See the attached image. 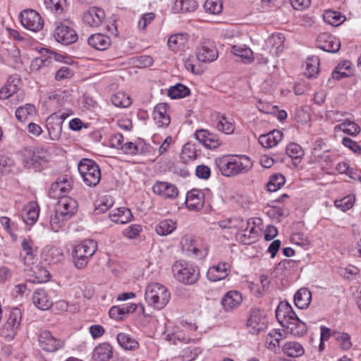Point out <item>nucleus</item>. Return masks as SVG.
Returning <instances> with one entry per match:
<instances>
[{"mask_svg":"<svg viewBox=\"0 0 361 361\" xmlns=\"http://www.w3.org/2000/svg\"><path fill=\"white\" fill-rule=\"evenodd\" d=\"M217 164L222 175L230 177L248 172L252 169L253 163L250 157L245 155H233L220 159Z\"/></svg>","mask_w":361,"mask_h":361,"instance_id":"f257e3e1","label":"nucleus"},{"mask_svg":"<svg viewBox=\"0 0 361 361\" xmlns=\"http://www.w3.org/2000/svg\"><path fill=\"white\" fill-rule=\"evenodd\" d=\"M171 299L168 288L159 283H150L145 288V300L154 310H160L166 307Z\"/></svg>","mask_w":361,"mask_h":361,"instance_id":"f03ea898","label":"nucleus"},{"mask_svg":"<svg viewBox=\"0 0 361 361\" xmlns=\"http://www.w3.org/2000/svg\"><path fill=\"white\" fill-rule=\"evenodd\" d=\"M172 271L177 281L186 285L195 283L200 277L199 268L185 261H176L172 266Z\"/></svg>","mask_w":361,"mask_h":361,"instance_id":"7ed1b4c3","label":"nucleus"},{"mask_svg":"<svg viewBox=\"0 0 361 361\" xmlns=\"http://www.w3.org/2000/svg\"><path fill=\"white\" fill-rule=\"evenodd\" d=\"M284 36L282 34H273L264 40L261 53L257 54V59L259 63H267L269 56H276L283 49Z\"/></svg>","mask_w":361,"mask_h":361,"instance_id":"20e7f679","label":"nucleus"},{"mask_svg":"<svg viewBox=\"0 0 361 361\" xmlns=\"http://www.w3.org/2000/svg\"><path fill=\"white\" fill-rule=\"evenodd\" d=\"M97 249V243L93 240H85L75 245L73 251L75 266L78 269L85 268Z\"/></svg>","mask_w":361,"mask_h":361,"instance_id":"39448f33","label":"nucleus"},{"mask_svg":"<svg viewBox=\"0 0 361 361\" xmlns=\"http://www.w3.org/2000/svg\"><path fill=\"white\" fill-rule=\"evenodd\" d=\"M22 313L20 309L13 308L11 310L4 324L0 328V336L6 341L15 339L20 328Z\"/></svg>","mask_w":361,"mask_h":361,"instance_id":"423d86ee","label":"nucleus"},{"mask_svg":"<svg viewBox=\"0 0 361 361\" xmlns=\"http://www.w3.org/2000/svg\"><path fill=\"white\" fill-rule=\"evenodd\" d=\"M78 171L84 183L88 186L97 185L101 179L99 166L90 159H82L78 165Z\"/></svg>","mask_w":361,"mask_h":361,"instance_id":"0eeeda50","label":"nucleus"},{"mask_svg":"<svg viewBox=\"0 0 361 361\" xmlns=\"http://www.w3.org/2000/svg\"><path fill=\"white\" fill-rule=\"evenodd\" d=\"M22 157L23 161L27 167L35 168L42 161H47L48 160L49 153L42 147H25L22 150Z\"/></svg>","mask_w":361,"mask_h":361,"instance_id":"6e6552de","label":"nucleus"},{"mask_svg":"<svg viewBox=\"0 0 361 361\" xmlns=\"http://www.w3.org/2000/svg\"><path fill=\"white\" fill-rule=\"evenodd\" d=\"M180 247L182 251L189 256L202 258L208 253L207 248L202 246L191 234H185L181 237Z\"/></svg>","mask_w":361,"mask_h":361,"instance_id":"1a4fd4ad","label":"nucleus"},{"mask_svg":"<svg viewBox=\"0 0 361 361\" xmlns=\"http://www.w3.org/2000/svg\"><path fill=\"white\" fill-rule=\"evenodd\" d=\"M19 18L22 25L27 30L32 32H39L44 27V20L39 13L32 9L23 11Z\"/></svg>","mask_w":361,"mask_h":361,"instance_id":"9d476101","label":"nucleus"},{"mask_svg":"<svg viewBox=\"0 0 361 361\" xmlns=\"http://www.w3.org/2000/svg\"><path fill=\"white\" fill-rule=\"evenodd\" d=\"M39 347L46 352L54 353L64 346V341L54 337L49 331L44 330L38 334Z\"/></svg>","mask_w":361,"mask_h":361,"instance_id":"9b49d317","label":"nucleus"},{"mask_svg":"<svg viewBox=\"0 0 361 361\" xmlns=\"http://www.w3.org/2000/svg\"><path fill=\"white\" fill-rule=\"evenodd\" d=\"M58 199L59 201L55 209L56 212L63 218L70 219L78 209L77 201L68 196H62Z\"/></svg>","mask_w":361,"mask_h":361,"instance_id":"f8f14e48","label":"nucleus"},{"mask_svg":"<svg viewBox=\"0 0 361 361\" xmlns=\"http://www.w3.org/2000/svg\"><path fill=\"white\" fill-rule=\"evenodd\" d=\"M153 192L164 199L174 200L178 195V188L166 181H157L152 186Z\"/></svg>","mask_w":361,"mask_h":361,"instance_id":"ddd939ff","label":"nucleus"},{"mask_svg":"<svg viewBox=\"0 0 361 361\" xmlns=\"http://www.w3.org/2000/svg\"><path fill=\"white\" fill-rule=\"evenodd\" d=\"M247 326L252 334H257L267 326V319L263 312L259 310L251 311L247 321Z\"/></svg>","mask_w":361,"mask_h":361,"instance_id":"4468645a","label":"nucleus"},{"mask_svg":"<svg viewBox=\"0 0 361 361\" xmlns=\"http://www.w3.org/2000/svg\"><path fill=\"white\" fill-rule=\"evenodd\" d=\"M196 56L200 62L209 63L218 58V51L212 42L206 41L197 48Z\"/></svg>","mask_w":361,"mask_h":361,"instance_id":"2eb2a0df","label":"nucleus"},{"mask_svg":"<svg viewBox=\"0 0 361 361\" xmlns=\"http://www.w3.org/2000/svg\"><path fill=\"white\" fill-rule=\"evenodd\" d=\"M54 37L56 41L63 44H72L78 39L76 32L64 24H61L56 27Z\"/></svg>","mask_w":361,"mask_h":361,"instance_id":"dca6fc26","label":"nucleus"},{"mask_svg":"<svg viewBox=\"0 0 361 361\" xmlns=\"http://www.w3.org/2000/svg\"><path fill=\"white\" fill-rule=\"evenodd\" d=\"M317 45L325 51L336 53L341 47V42L335 36L324 32L320 34L317 39Z\"/></svg>","mask_w":361,"mask_h":361,"instance_id":"f3484780","label":"nucleus"},{"mask_svg":"<svg viewBox=\"0 0 361 361\" xmlns=\"http://www.w3.org/2000/svg\"><path fill=\"white\" fill-rule=\"evenodd\" d=\"M195 136L200 144L209 149H216L221 145L218 135L207 130H198L195 132Z\"/></svg>","mask_w":361,"mask_h":361,"instance_id":"a211bd4d","label":"nucleus"},{"mask_svg":"<svg viewBox=\"0 0 361 361\" xmlns=\"http://www.w3.org/2000/svg\"><path fill=\"white\" fill-rule=\"evenodd\" d=\"M105 16V13L102 8L91 7L84 12L82 20L84 23L92 27H97L102 25Z\"/></svg>","mask_w":361,"mask_h":361,"instance_id":"6ab92c4d","label":"nucleus"},{"mask_svg":"<svg viewBox=\"0 0 361 361\" xmlns=\"http://www.w3.org/2000/svg\"><path fill=\"white\" fill-rule=\"evenodd\" d=\"M72 189V180L67 176H62L54 182L49 190V195L52 198H59L63 193Z\"/></svg>","mask_w":361,"mask_h":361,"instance_id":"aec40b11","label":"nucleus"},{"mask_svg":"<svg viewBox=\"0 0 361 361\" xmlns=\"http://www.w3.org/2000/svg\"><path fill=\"white\" fill-rule=\"evenodd\" d=\"M186 207L192 211L202 209L204 204V195L198 189H192L189 191L186 196Z\"/></svg>","mask_w":361,"mask_h":361,"instance_id":"412c9836","label":"nucleus"},{"mask_svg":"<svg viewBox=\"0 0 361 361\" xmlns=\"http://www.w3.org/2000/svg\"><path fill=\"white\" fill-rule=\"evenodd\" d=\"M243 301L241 294L236 290L227 292L221 299V304L226 312L238 308Z\"/></svg>","mask_w":361,"mask_h":361,"instance_id":"4be33fe9","label":"nucleus"},{"mask_svg":"<svg viewBox=\"0 0 361 361\" xmlns=\"http://www.w3.org/2000/svg\"><path fill=\"white\" fill-rule=\"evenodd\" d=\"M230 271V265L226 262H220L209 268L207 277L211 281H218L225 279Z\"/></svg>","mask_w":361,"mask_h":361,"instance_id":"5701e85b","label":"nucleus"},{"mask_svg":"<svg viewBox=\"0 0 361 361\" xmlns=\"http://www.w3.org/2000/svg\"><path fill=\"white\" fill-rule=\"evenodd\" d=\"M276 317L281 326L296 317L292 307L286 301L281 302L276 310Z\"/></svg>","mask_w":361,"mask_h":361,"instance_id":"b1692460","label":"nucleus"},{"mask_svg":"<svg viewBox=\"0 0 361 361\" xmlns=\"http://www.w3.org/2000/svg\"><path fill=\"white\" fill-rule=\"evenodd\" d=\"M245 229L238 231L236 233V238L243 244L249 245L255 241L257 237V230L254 223L248 221Z\"/></svg>","mask_w":361,"mask_h":361,"instance_id":"393cba45","label":"nucleus"},{"mask_svg":"<svg viewBox=\"0 0 361 361\" xmlns=\"http://www.w3.org/2000/svg\"><path fill=\"white\" fill-rule=\"evenodd\" d=\"M231 52L240 58L244 63L249 64L254 61L255 56L252 50L246 44H236L231 46Z\"/></svg>","mask_w":361,"mask_h":361,"instance_id":"a878e982","label":"nucleus"},{"mask_svg":"<svg viewBox=\"0 0 361 361\" xmlns=\"http://www.w3.org/2000/svg\"><path fill=\"white\" fill-rule=\"evenodd\" d=\"M39 214V207L37 202H30L27 204L23 209L22 216L27 225L32 226L36 223Z\"/></svg>","mask_w":361,"mask_h":361,"instance_id":"bb28decb","label":"nucleus"},{"mask_svg":"<svg viewBox=\"0 0 361 361\" xmlns=\"http://www.w3.org/2000/svg\"><path fill=\"white\" fill-rule=\"evenodd\" d=\"M282 326L284 328L286 334L293 336H303L307 332V329L305 323L300 321L297 316Z\"/></svg>","mask_w":361,"mask_h":361,"instance_id":"cd10ccee","label":"nucleus"},{"mask_svg":"<svg viewBox=\"0 0 361 361\" xmlns=\"http://www.w3.org/2000/svg\"><path fill=\"white\" fill-rule=\"evenodd\" d=\"M113 354V347L108 343H102L94 348L92 359L94 361H109Z\"/></svg>","mask_w":361,"mask_h":361,"instance_id":"c85d7f7f","label":"nucleus"},{"mask_svg":"<svg viewBox=\"0 0 361 361\" xmlns=\"http://www.w3.org/2000/svg\"><path fill=\"white\" fill-rule=\"evenodd\" d=\"M283 134L279 130L262 135L259 137V142L265 148H271L277 145L283 139Z\"/></svg>","mask_w":361,"mask_h":361,"instance_id":"c756f323","label":"nucleus"},{"mask_svg":"<svg viewBox=\"0 0 361 361\" xmlns=\"http://www.w3.org/2000/svg\"><path fill=\"white\" fill-rule=\"evenodd\" d=\"M47 128L49 138L51 140H58L61 135V121L56 116H49L47 119Z\"/></svg>","mask_w":361,"mask_h":361,"instance_id":"7c9ffc66","label":"nucleus"},{"mask_svg":"<svg viewBox=\"0 0 361 361\" xmlns=\"http://www.w3.org/2000/svg\"><path fill=\"white\" fill-rule=\"evenodd\" d=\"M153 118L159 127L169 126L170 117L167 112V105L164 103L156 105L153 111Z\"/></svg>","mask_w":361,"mask_h":361,"instance_id":"2f4dec72","label":"nucleus"},{"mask_svg":"<svg viewBox=\"0 0 361 361\" xmlns=\"http://www.w3.org/2000/svg\"><path fill=\"white\" fill-rule=\"evenodd\" d=\"M109 217L112 222L123 224L129 222L133 215L128 208L118 207L111 210L109 214Z\"/></svg>","mask_w":361,"mask_h":361,"instance_id":"473e14b6","label":"nucleus"},{"mask_svg":"<svg viewBox=\"0 0 361 361\" xmlns=\"http://www.w3.org/2000/svg\"><path fill=\"white\" fill-rule=\"evenodd\" d=\"M87 42L90 47L100 51L107 49L111 45L110 38L101 33H96L90 36Z\"/></svg>","mask_w":361,"mask_h":361,"instance_id":"72a5a7b5","label":"nucleus"},{"mask_svg":"<svg viewBox=\"0 0 361 361\" xmlns=\"http://www.w3.org/2000/svg\"><path fill=\"white\" fill-rule=\"evenodd\" d=\"M32 300L35 305L42 310H49L52 305V301L43 289H37L34 292Z\"/></svg>","mask_w":361,"mask_h":361,"instance_id":"f704fd0d","label":"nucleus"},{"mask_svg":"<svg viewBox=\"0 0 361 361\" xmlns=\"http://www.w3.org/2000/svg\"><path fill=\"white\" fill-rule=\"evenodd\" d=\"M214 126L219 131L226 135L232 134L235 130L232 120L224 115L216 116Z\"/></svg>","mask_w":361,"mask_h":361,"instance_id":"c9c22d12","label":"nucleus"},{"mask_svg":"<svg viewBox=\"0 0 361 361\" xmlns=\"http://www.w3.org/2000/svg\"><path fill=\"white\" fill-rule=\"evenodd\" d=\"M312 300V293L306 288H300L294 296L295 305L300 309H305L309 307Z\"/></svg>","mask_w":361,"mask_h":361,"instance_id":"e433bc0d","label":"nucleus"},{"mask_svg":"<svg viewBox=\"0 0 361 361\" xmlns=\"http://www.w3.org/2000/svg\"><path fill=\"white\" fill-rule=\"evenodd\" d=\"M16 96V98L20 97L22 99V94L19 92V88L14 81H8L0 89V99H6Z\"/></svg>","mask_w":361,"mask_h":361,"instance_id":"4c0bfd02","label":"nucleus"},{"mask_svg":"<svg viewBox=\"0 0 361 361\" xmlns=\"http://www.w3.org/2000/svg\"><path fill=\"white\" fill-rule=\"evenodd\" d=\"M36 115V109L34 105L27 104L18 107L16 111V117L20 122H25L32 118Z\"/></svg>","mask_w":361,"mask_h":361,"instance_id":"58836bf2","label":"nucleus"},{"mask_svg":"<svg viewBox=\"0 0 361 361\" xmlns=\"http://www.w3.org/2000/svg\"><path fill=\"white\" fill-rule=\"evenodd\" d=\"M323 19L325 23L337 27L345 20V16L339 11L326 10L323 14Z\"/></svg>","mask_w":361,"mask_h":361,"instance_id":"ea45409f","label":"nucleus"},{"mask_svg":"<svg viewBox=\"0 0 361 361\" xmlns=\"http://www.w3.org/2000/svg\"><path fill=\"white\" fill-rule=\"evenodd\" d=\"M188 41V35L186 33H176L171 35L168 39V45L173 51L183 48Z\"/></svg>","mask_w":361,"mask_h":361,"instance_id":"a19ab883","label":"nucleus"},{"mask_svg":"<svg viewBox=\"0 0 361 361\" xmlns=\"http://www.w3.org/2000/svg\"><path fill=\"white\" fill-rule=\"evenodd\" d=\"M335 132L342 130L343 133L348 134L352 136H355L360 132V126L355 122L346 119L343 123L336 126L334 127Z\"/></svg>","mask_w":361,"mask_h":361,"instance_id":"79ce46f5","label":"nucleus"},{"mask_svg":"<svg viewBox=\"0 0 361 361\" xmlns=\"http://www.w3.org/2000/svg\"><path fill=\"white\" fill-rule=\"evenodd\" d=\"M197 8V4L195 0H176L173 6L175 13L191 12L196 10Z\"/></svg>","mask_w":361,"mask_h":361,"instance_id":"37998d69","label":"nucleus"},{"mask_svg":"<svg viewBox=\"0 0 361 361\" xmlns=\"http://www.w3.org/2000/svg\"><path fill=\"white\" fill-rule=\"evenodd\" d=\"M319 59L317 56H312L307 58L305 66L304 74L307 78H314L319 73Z\"/></svg>","mask_w":361,"mask_h":361,"instance_id":"c03bdc74","label":"nucleus"},{"mask_svg":"<svg viewBox=\"0 0 361 361\" xmlns=\"http://www.w3.org/2000/svg\"><path fill=\"white\" fill-rule=\"evenodd\" d=\"M283 351L286 355L292 357H300L305 353L302 345L295 341L287 342L283 347Z\"/></svg>","mask_w":361,"mask_h":361,"instance_id":"a18cd8bd","label":"nucleus"},{"mask_svg":"<svg viewBox=\"0 0 361 361\" xmlns=\"http://www.w3.org/2000/svg\"><path fill=\"white\" fill-rule=\"evenodd\" d=\"M117 341L120 346L126 350H133L139 346L138 342L126 333H119L117 335Z\"/></svg>","mask_w":361,"mask_h":361,"instance_id":"49530a36","label":"nucleus"},{"mask_svg":"<svg viewBox=\"0 0 361 361\" xmlns=\"http://www.w3.org/2000/svg\"><path fill=\"white\" fill-rule=\"evenodd\" d=\"M176 228V222L171 219L161 221L155 227L156 233L161 236L171 234Z\"/></svg>","mask_w":361,"mask_h":361,"instance_id":"de8ad7c7","label":"nucleus"},{"mask_svg":"<svg viewBox=\"0 0 361 361\" xmlns=\"http://www.w3.org/2000/svg\"><path fill=\"white\" fill-rule=\"evenodd\" d=\"M352 74V63L348 61H344L339 63L336 70L332 73V78L340 80Z\"/></svg>","mask_w":361,"mask_h":361,"instance_id":"09e8293b","label":"nucleus"},{"mask_svg":"<svg viewBox=\"0 0 361 361\" xmlns=\"http://www.w3.org/2000/svg\"><path fill=\"white\" fill-rule=\"evenodd\" d=\"M281 339L282 334L278 331L273 329L266 336L265 344L268 349L276 351L279 348V343Z\"/></svg>","mask_w":361,"mask_h":361,"instance_id":"8fccbe9b","label":"nucleus"},{"mask_svg":"<svg viewBox=\"0 0 361 361\" xmlns=\"http://www.w3.org/2000/svg\"><path fill=\"white\" fill-rule=\"evenodd\" d=\"M33 245L34 243L31 239L24 238L22 240L21 247L25 253L23 256L25 264H30L32 263L35 257Z\"/></svg>","mask_w":361,"mask_h":361,"instance_id":"3c124183","label":"nucleus"},{"mask_svg":"<svg viewBox=\"0 0 361 361\" xmlns=\"http://www.w3.org/2000/svg\"><path fill=\"white\" fill-rule=\"evenodd\" d=\"M286 154L293 160L295 166L301 161L304 155L302 147L296 143H290L286 147Z\"/></svg>","mask_w":361,"mask_h":361,"instance_id":"603ef678","label":"nucleus"},{"mask_svg":"<svg viewBox=\"0 0 361 361\" xmlns=\"http://www.w3.org/2000/svg\"><path fill=\"white\" fill-rule=\"evenodd\" d=\"M111 103L114 106L121 108H127L131 104L130 96L123 92H118L111 97Z\"/></svg>","mask_w":361,"mask_h":361,"instance_id":"864d4df0","label":"nucleus"},{"mask_svg":"<svg viewBox=\"0 0 361 361\" xmlns=\"http://www.w3.org/2000/svg\"><path fill=\"white\" fill-rule=\"evenodd\" d=\"M190 94V90L182 84H177L171 87L169 91L168 94L172 99H178L185 97Z\"/></svg>","mask_w":361,"mask_h":361,"instance_id":"5fc2aeb1","label":"nucleus"},{"mask_svg":"<svg viewBox=\"0 0 361 361\" xmlns=\"http://www.w3.org/2000/svg\"><path fill=\"white\" fill-rule=\"evenodd\" d=\"M204 8L206 12L218 15L221 13L223 9L222 0H206Z\"/></svg>","mask_w":361,"mask_h":361,"instance_id":"6e6d98bb","label":"nucleus"},{"mask_svg":"<svg viewBox=\"0 0 361 361\" xmlns=\"http://www.w3.org/2000/svg\"><path fill=\"white\" fill-rule=\"evenodd\" d=\"M285 184V178L281 174H276L270 178L267 183V190L270 192H276Z\"/></svg>","mask_w":361,"mask_h":361,"instance_id":"4d7b16f0","label":"nucleus"},{"mask_svg":"<svg viewBox=\"0 0 361 361\" xmlns=\"http://www.w3.org/2000/svg\"><path fill=\"white\" fill-rule=\"evenodd\" d=\"M335 340L343 350H348L352 347L350 336L345 332H334Z\"/></svg>","mask_w":361,"mask_h":361,"instance_id":"13d9d810","label":"nucleus"},{"mask_svg":"<svg viewBox=\"0 0 361 361\" xmlns=\"http://www.w3.org/2000/svg\"><path fill=\"white\" fill-rule=\"evenodd\" d=\"M355 200V198L354 195H348L343 199L335 200L334 204L342 211H346L353 207Z\"/></svg>","mask_w":361,"mask_h":361,"instance_id":"bf43d9fd","label":"nucleus"},{"mask_svg":"<svg viewBox=\"0 0 361 361\" xmlns=\"http://www.w3.org/2000/svg\"><path fill=\"white\" fill-rule=\"evenodd\" d=\"M35 275V279L32 281L34 283H44L49 281L50 274L49 272L44 268L41 267H36L34 270Z\"/></svg>","mask_w":361,"mask_h":361,"instance_id":"052dcab7","label":"nucleus"},{"mask_svg":"<svg viewBox=\"0 0 361 361\" xmlns=\"http://www.w3.org/2000/svg\"><path fill=\"white\" fill-rule=\"evenodd\" d=\"M47 8L56 13H61L66 6V0H45Z\"/></svg>","mask_w":361,"mask_h":361,"instance_id":"680f3d73","label":"nucleus"},{"mask_svg":"<svg viewBox=\"0 0 361 361\" xmlns=\"http://www.w3.org/2000/svg\"><path fill=\"white\" fill-rule=\"evenodd\" d=\"M68 219L61 217V216L56 212L55 209L54 214L51 216L50 219V226L53 231L57 232L63 226L64 221Z\"/></svg>","mask_w":361,"mask_h":361,"instance_id":"e2e57ef3","label":"nucleus"},{"mask_svg":"<svg viewBox=\"0 0 361 361\" xmlns=\"http://www.w3.org/2000/svg\"><path fill=\"white\" fill-rule=\"evenodd\" d=\"M142 230L140 225L132 224L123 230V233L125 237L129 239H135L139 237Z\"/></svg>","mask_w":361,"mask_h":361,"instance_id":"0e129e2a","label":"nucleus"},{"mask_svg":"<svg viewBox=\"0 0 361 361\" xmlns=\"http://www.w3.org/2000/svg\"><path fill=\"white\" fill-rule=\"evenodd\" d=\"M114 202L110 197H102L96 205L95 211L97 214L104 213L112 207Z\"/></svg>","mask_w":361,"mask_h":361,"instance_id":"69168bd1","label":"nucleus"},{"mask_svg":"<svg viewBox=\"0 0 361 361\" xmlns=\"http://www.w3.org/2000/svg\"><path fill=\"white\" fill-rule=\"evenodd\" d=\"M74 75L73 69L68 66H63L59 68L55 74V79L58 81H61L65 79L71 78Z\"/></svg>","mask_w":361,"mask_h":361,"instance_id":"338daca9","label":"nucleus"},{"mask_svg":"<svg viewBox=\"0 0 361 361\" xmlns=\"http://www.w3.org/2000/svg\"><path fill=\"white\" fill-rule=\"evenodd\" d=\"M291 240L293 243L304 247L310 245V240L303 233H295L292 235Z\"/></svg>","mask_w":361,"mask_h":361,"instance_id":"774afa93","label":"nucleus"}]
</instances>
